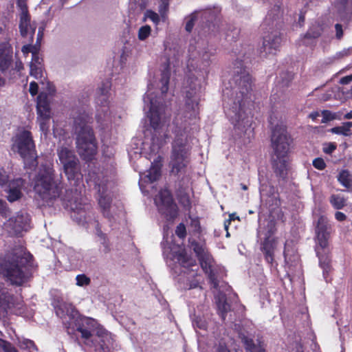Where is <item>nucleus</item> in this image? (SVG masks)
Wrapping results in <instances>:
<instances>
[{"instance_id": "obj_4", "label": "nucleus", "mask_w": 352, "mask_h": 352, "mask_svg": "<svg viewBox=\"0 0 352 352\" xmlns=\"http://www.w3.org/2000/svg\"><path fill=\"white\" fill-rule=\"evenodd\" d=\"M32 255L19 248L12 253L0 258V274L12 285H21L29 277L28 267Z\"/></svg>"}, {"instance_id": "obj_30", "label": "nucleus", "mask_w": 352, "mask_h": 352, "mask_svg": "<svg viewBox=\"0 0 352 352\" xmlns=\"http://www.w3.org/2000/svg\"><path fill=\"white\" fill-rule=\"evenodd\" d=\"M273 168L276 175L285 178L289 170L288 157H273Z\"/></svg>"}, {"instance_id": "obj_58", "label": "nucleus", "mask_w": 352, "mask_h": 352, "mask_svg": "<svg viewBox=\"0 0 352 352\" xmlns=\"http://www.w3.org/2000/svg\"><path fill=\"white\" fill-rule=\"evenodd\" d=\"M351 81V79H350V77L349 76H344L343 78H342L340 79V82L342 84V85H347L349 84Z\"/></svg>"}, {"instance_id": "obj_56", "label": "nucleus", "mask_w": 352, "mask_h": 352, "mask_svg": "<svg viewBox=\"0 0 352 352\" xmlns=\"http://www.w3.org/2000/svg\"><path fill=\"white\" fill-rule=\"evenodd\" d=\"M335 218L338 221H343L346 219V216L341 212H336L335 214Z\"/></svg>"}, {"instance_id": "obj_19", "label": "nucleus", "mask_w": 352, "mask_h": 352, "mask_svg": "<svg viewBox=\"0 0 352 352\" xmlns=\"http://www.w3.org/2000/svg\"><path fill=\"white\" fill-rule=\"evenodd\" d=\"M5 228L12 235L19 236L30 228V218L25 212H19L10 217L6 223Z\"/></svg>"}, {"instance_id": "obj_55", "label": "nucleus", "mask_w": 352, "mask_h": 352, "mask_svg": "<svg viewBox=\"0 0 352 352\" xmlns=\"http://www.w3.org/2000/svg\"><path fill=\"white\" fill-rule=\"evenodd\" d=\"M191 226L195 231H198L200 228L199 221L197 218L191 219Z\"/></svg>"}, {"instance_id": "obj_44", "label": "nucleus", "mask_w": 352, "mask_h": 352, "mask_svg": "<svg viewBox=\"0 0 352 352\" xmlns=\"http://www.w3.org/2000/svg\"><path fill=\"white\" fill-rule=\"evenodd\" d=\"M31 53L32 54V58L30 65L38 67L43 66V58L40 56L39 54L36 51H31Z\"/></svg>"}, {"instance_id": "obj_48", "label": "nucleus", "mask_w": 352, "mask_h": 352, "mask_svg": "<svg viewBox=\"0 0 352 352\" xmlns=\"http://www.w3.org/2000/svg\"><path fill=\"white\" fill-rule=\"evenodd\" d=\"M336 149V144L335 143H326L323 146V152L327 154L332 153Z\"/></svg>"}, {"instance_id": "obj_46", "label": "nucleus", "mask_w": 352, "mask_h": 352, "mask_svg": "<svg viewBox=\"0 0 352 352\" xmlns=\"http://www.w3.org/2000/svg\"><path fill=\"white\" fill-rule=\"evenodd\" d=\"M40 87V89H41V85L40 84V80H38V82L32 81L30 84V93L32 96H35L38 93V88ZM42 92V89H41L40 94Z\"/></svg>"}, {"instance_id": "obj_43", "label": "nucleus", "mask_w": 352, "mask_h": 352, "mask_svg": "<svg viewBox=\"0 0 352 352\" xmlns=\"http://www.w3.org/2000/svg\"><path fill=\"white\" fill-rule=\"evenodd\" d=\"M168 8V3L167 0H162V2L159 8V12L161 14V18L163 21H165L167 17V11Z\"/></svg>"}, {"instance_id": "obj_12", "label": "nucleus", "mask_w": 352, "mask_h": 352, "mask_svg": "<svg viewBox=\"0 0 352 352\" xmlns=\"http://www.w3.org/2000/svg\"><path fill=\"white\" fill-rule=\"evenodd\" d=\"M276 232L275 222L272 220H265L263 225L258 228V237L263 240L261 243V250L265 255V258L269 263L274 261V251L277 241L273 236Z\"/></svg>"}, {"instance_id": "obj_45", "label": "nucleus", "mask_w": 352, "mask_h": 352, "mask_svg": "<svg viewBox=\"0 0 352 352\" xmlns=\"http://www.w3.org/2000/svg\"><path fill=\"white\" fill-rule=\"evenodd\" d=\"M194 327H196L200 329H205L207 327V323L206 320L201 317L195 316L192 320Z\"/></svg>"}, {"instance_id": "obj_52", "label": "nucleus", "mask_w": 352, "mask_h": 352, "mask_svg": "<svg viewBox=\"0 0 352 352\" xmlns=\"http://www.w3.org/2000/svg\"><path fill=\"white\" fill-rule=\"evenodd\" d=\"M335 30H336V38L338 40H340L343 37V34H344V30H343L342 25L339 23H336L335 25Z\"/></svg>"}, {"instance_id": "obj_57", "label": "nucleus", "mask_w": 352, "mask_h": 352, "mask_svg": "<svg viewBox=\"0 0 352 352\" xmlns=\"http://www.w3.org/2000/svg\"><path fill=\"white\" fill-rule=\"evenodd\" d=\"M31 51H36V48L32 45H25L22 48V52L24 54L31 52Z\"/></svg>"}, {"instance_id": "obj_21", "label": "nucleus", "mask_w": 352, "mask_h": 352, "mask_svg": "<svg viewBox=\"0 0 352 352\" xmlns=\"http://www.w3.org/2000/svg\"><path fill=\"white\" fill-rule=\"evenodd\" d=\"M27 0H17V7L19 9V29L23 36H33L36 27L30 23V16L26 3Z\"/></svg>"}, {"instance_id": "obj_60", "label": "nucleus", "mask_w": 352, "mask_h": 352, "mask_svg": "<svg viewBox=\"0 0 352 352\" xmlns=\"http://www.w3.org/2000/svg\"><path fill=\"white\" fill-rule=\"evenodd\" d=\"M217 352H230V350L225 346L219 345Z\"/></svg>"}, {"instance_id": "obj_20", "label": "nucleus", "mask_w": 352, "mask_h": 352, "mask_svg": "<svg viewBox=\"0 0 352 352\" xmlns=\"http://www.w3.org/2000/svg\"><path fill=\"white\" fill-rule=\"evenodd\" d=\"M199 86L195 84L186 89L185 93L184 118L190 120H195L199 114Z\"/></svg>"}, {"instance_id": "obj_39", "label": "nucleus", "mask_w": 352, "mask_h": 352, "mask_svg": "<svg viewBox=\"0 0 352 352\" xmlns=\"http://www.w3.org/2000/svg\"><path fill=\"white\" fill-rule=\"evenodd\" d=\"M322 32V28L318 23H316L312 25V26L309 29L307 34H305V38H316L319 37Z\"/></svg>"}, {"instance_id": "obj_5", "label": "nucleus", "mask_w": 352, "mask_h": 352, "mask_svg": "<svg viewBox=\"0 0 352 352\" xmlns=\"http://www.w3.org/2000/svg\"><path fill=\"white\" fill-rule=\"evenodd\" d=\"M68 206L74 221L81 226H92L96 228V234L100 244V249L105 254L109 253L111 251V244L106 234L99 228L91 204L86 199L81 197L76 190V197L68 200Z\"/></svg>"}, {"instance_id": "obj_40", "label": "nucleus", "mask_w": 352, "mask_h": 352, "mask_svg": "<svg viewBox=\"0 0 352 352\" xmlns=\"http://www.w3.org/2000/svg\"><path fill=\"white\" fill-rule=\"evenodd\" d=\"M151 33V28L148 25L140 27L138 32V38L140 41L146 40Z\"/></svg>"}, {"instance_id": "obj_10", "label": "nucleus", "mask_w": 352, "mask_h": 352, "mask_svg": "<svg viewBox=\"0 0 352 352\" xmlns=\"http://www.w3.org/2000/svg\"><path fill=\"white\" fill-rule=\"evenodd\" d=\"M12 151L23 160L25 167L32 168L37 166L35 146L31 133L22 131L12 138Z\"/></svg>"}, {"instance_id": "obj_53", "label": "nucleus", "mask_w": 352, "mask_h": 352, "mask_svg": "<svg viewBox=\"0 0 352 352\" xmlns=\"http://www.w3.org/2000/svg\"><path fill=\"white\" fill-rule=\"evenodd\" d=\"M8 181V175L3 169H0V186L6 184Z\"/></svg>"}, {"instance_id": "obj_28", "label": "nucleus", "mask_w": 352, "mask_h": 352, "mask_svg": "<svg viewBox=\"0 0 352 352\" xmlns=\"http://www.w3.org/2000/svg\"><path fill=\"white\" fill-rule=\"evenodd\" d=\"M335 8L341 21H347L352 14V0H336Z\"/></svg>"}, {"instance_id": "obj_22", "label": "nucleus", "mask_w": 352, "mask_h": 352, "mask_svg": "<svg viewBox=\"0 0 352 352\" xmlns=\"http://www.w3.org/2000/svg\"><path fill=\"white\" fill-rule=\"evenodd\" d=\"M0 307L7 313L10 312L27 316L23 311L22 304L19 302H16L14 297L6 289H0Z\"/></svg>"}, {"instance_id": "obj_49", "label": "nucleus", "mask_w": 352, "mask_h": 352, "mask_svg": "<svg viewBox=\"0 0 352 352\" xmlns=\"http://www.w3.org/2000/svg\"><path fill=\"white\" fill-rule=\"evenodd\" d=\"M176 234L179 238H184L186 236V227L183 223H179L175 230Z\"/></svg>"}, {"instance_id": "obj_18", "label": "nucleus", "mask_w": 352, "mask_h": 352, "mask_svg": "<svg viewBox=\"0 0 352 352\" xmlns=\"http://www.w3.org/2000/svg\"><path fill=\"white\" fill-rule=\"evenodd\" d=\"M155 203L168 221H173L177 216V206L168 190H162L155 198Z\"/></svg>"}, {"instance_id": "obj_51", "label": "nucleus", "mask_w": 352, "mask_h": 352, "mask_svg": "<svg viewBox=\"0 0 352 352\" xmlns=\"http://www.w3.org/2000/svg\"><path fill=\"white\" fill-rule=\"evenodd\" d=\"M10 214L8 208L7 207L6 203L0 199V214L6 217Z\"/></svg>"}, {"instance_id": "obj_26", "label": "nucleus", "mask_w": 352, "mask_h": 352, "mask_svg": "<svg viewBox=\"0 0 352 352\" xmlns=\"http://www.w3.org/2000/svg\"><path fill=\"white\" fill-rule=\"evenodd\" d=\"M30 67V76H33L37 80H40L42 91H45L47 96H52L55 92L54 86L44 77L43 66Z\"/></svg>"}, {"instance_id": "obj_50", "label": "nucleus", "mask_w": 352, "mask_h": 352, "mask_svg": "<svg viewBox=\"0 0 352 352\" xmlns=\"http://www.w3.org/2000/svg\"><path fill=\"white\" fill-rule=\"evenodd\" d=\"M322 116H323V119L322 120V123H324V122H326L327 121H329V120H333V119L336 118L334 114L332 113L331 111H327V110L323 111L322 112Z\"/></svg>"}, {"instance_id": "obj_6", "label": "nucleus", "mask_w": 352, "mask_h": 352, "mask_svg": "<svg viewBox=\"0 0 352 352\" xmlns=\"http://www.w3.org/2000/svg\"><path fill=\"white\" fill-rule=\"evenodd\" d=\"M192 140L190 129L186 124H182L175 130L170 160V166L173 173L182 172L189 164Z\"/></svg>"}, {"instance_id": "obj_31", "label": "nucleus", "mask_w": 352, "mask_h": 352, "mask_svg": "<svg viewBox=\"0 0 352 352\" xmlns=\"http://www.w3.org/2000/svg\"><path fill=\"white\" fill-rule=\"evenodd\" d=\"M240 338L248 352H265L264 346L258 339L254 340L243 334H241Z\"/></svg>"}, {"instance_id": "obj_17", "label": "nucleus", "mask_w": 352, "mask_h": 352, "mask_svg": "<svg viewBox=\"0 0 352 352\" xmlns=\"http://www.w3.org/2000/svg\"><path fill=\"white\" fill-rule=\"evenodd\" d=\"M50 96H47L45 91H42L37 98V122L39 125L40 130L44 134H47L49 131L50 120L52 118Z\"/></svg>"}, {"instance_id": "obj_16", "label": "nucleus", "mask_w": 352, "mask_h": 352, "mask_svg": "<svg viewBox=\"0 0 352 352\" xmlns=\"http://www.w3.org/2000/svg\"><path fill=\"white\" fill-rule=\"evenodd\" d=\"M271 141L274 157H288L291 139L283 125L277 124L272 129Z\"/></svg>"}, {"instance_id": "obj_24", "label": "nucleus", "mask_w": 352, "mask_h": 352, "mask_svg": "<svg viewBox=\"0 0 352 352\" xmlns=\"http://www.w3.org/2000/svg\"><path fill=\"white\" fill-rule=\"evenodd\" d=\"M56 315L63 320L67 328L72 325L73 321L78 317V312L73 305L67 302L60 303L56 309Z\"/></svg>"}, {"instance_id": "obj_47", "label": "nucleus", "mask_w": 352, "mask_h": 352, "mask_svg": "<svg viewBox=\"0 0 352 352\" xmlns=\"http://www.w3.org/2000/svg\"><path fill=\"white\" fill-rule=\"evenodd\" d=\"M313 166L316 168L321 170H323L326 167V164L323 159L318 157V158H316L313 161Z\"/></svg>"}, {"instance_id": "obj_2", "label": "nucleus", "mask_w": 352, "mask_h": 352, "mask_svg": "<svg viewBox=\"0 0 352 352\" xmlns=\"http://www.w3.org/2000/svg\"><path fill=\"white\" fill-rule=\"evenodd\" d=\"M236 73L233 78L234 86L232 90L223 91L224 100L228 98L227 102L229 105L226 113L234 129L239 133H245L248 131H251L252 116L248 112L246 104L252 90V80L245 69H241L240 72L237 71Z\"/></svg>"}, {"instance_id": "obj_36", "label": "nucleus", "mask_w": 352, "mask_h": 352, "mask_svg": "<svg viewBox=\"0 0 352 352\" xmlns=\"http://www.w3.org/2000/svg\"><path fill=\"white\" fill-rule=\"evenodd\" d=\"M18 345L21 350H25L28 352H33L37 351V348L34 342L29 339H19Z\"/></svg>"}, {"instance_id": "obj_62", "label": "nucleus", "mask_w": 352, "mask_h": 352, "mask_svg": "<svg viewBox=\"0 0 352 352\" xmlns=\"http://www.w3.org/2000/svg\"><path fill=\"white\" fill-rule=\"evenodd\" d=\"M344 118L345 119H351L352 118V111H351L350 112L347 113L346 114L344 115Z\"/></svg>"}, {"instance_id": "obj_25", "label": "nucleus", "mask_w": 352, "mask_h": 352, "mask_svg": "<svg viewBox=\"0 0 352 352\" xmlns=\"http://www.w3.org/2000/svg\"><path fill=\"white\" fill-rule=\"evenodd\" d=\"M281 43L280 34L273 31L263 37V49L266 54H276L279 50Z\"/></svg>"}, {"instance_id": "obj_32", "label": "nucleus", "mask_w": 352, "mask_h": 352, "mask_svg": "<svg viewBox=\"0 0 352 352\" xmlns=\"http://www.w3.org/2000/svg\"><path fill=\"white\" fill-rule=\"evenodd\" d=\"M215 300L219 314L225 320L227 313L230 311V305L226 302L225 295L221 292L215 296Z\"/></svg>"}, {"instance_id": "obj_38", "label": "nucleus", "mask_w": 352, "mask_h": 352, "mask_svg": "<svg viewBox=\"0 0 352 352\" xmlns=\"http://www.w3.org/2000/svg\"><path fill=\"white\" fill-rule=\"evenodd\" d=\"M338 179L340 184L346 188H349L351 186V175L346 170H343L340 173Z\"/></svg>"}, {"instance_id": "obj_27", "label": "nucleus", "mask_w": 352, "mask_h": 352, "mask_svg": "<svg viewBox=\"0 0 352 352\" xmlns=\"http://www.w3.org/2000/svg\"><path fill=\"white\" fill-rule=\"evenodd\" d=\"M12 48L8 43L0 44V71L7 70L12 62Z\"/></svg>"}, {"instance_id": "obj_23", "label": "nucleus", "mask_w": 352, "mask_h": 352, "mask_svg": "<svg viewBox=\"0 0 352 352\" xmlns=\"http://www.w3.org/2000/svg\"><path fill=\"white\" fill-rule=\"evenodd\" d=\"M331 230V227L328 223L327 218L320 216L317 222L316 234L318 245L323 249L328 245Z\"/></svg>"}, {"instance_id": "obj_61", "label": "nucleus", "mask_w": 352, "mask_h": 352, "mask_svg": "<svg viewBox=\"0 0 352 352\" xmlns=\"http://www.w3.org/2000/svg\"><path fill=\"white\" fill-rule=\"evenodd\" d=\"M15 67H16V69H17L18 71H20L21 69H23V63H21V61H16Z\"/></svg>"}, {"instance_id": "obj_63", "label": "nucleus", "mask_w": 352, "mask_h": 352, "mask_svg": "<svg viewBox=\"0 0 352 352\" xmlns=\"http://www.w3.org/2000/svg\"><path fill=\"white\" fill-rule=\"evenodd\" d=\"M320 264H321V265L322 266V267L324 268V270H327L329 269V265H328V263H327V264H326V263H322L321 262V260H320Z\"/></svg>"}, {"instance_id": "obj_1", "label": "nucleus", "mask_w": 352, "mask_h": 352, "mask_svg": "<svg viewBox=\"0 0 352 352\" xmlns=\"http://www.w3.org/2000/svg\"><path fill=\"white\" fill-rule=\"evenodd\" d=\"M170 69L166 68L162 72L157 80L148 84V91L144 97V109H148L147 116L153 132L151 138H146L142 143L140 153L146 159H153V162H151V168L146 173H140L139 185L143 192L146 191V184H151L160 177L162 158L158 153L169 138L167 129L169 114L166 113L161 99L157 98L155 91L160 89L162 94H166L168 89Z\"/></svg>"}, {"instance_id": "obj_11", "label": "nucleus", "mask_w": 352, "mask_h": 352, "mask_svg": "<svg viewBox=\"0 0 352 352\" xmlns=\"http://www.w3.org/2000/svg\"><path fill=\"white\" fill-rule=\"evenodd\" d=\"M192 246L199 258L203 270L208 276L213 288L218 289L219 279L222 278L225 275L224 269L215 264L211 255L204 245L192 243Z\"/></svg>"}, {"instance_id": "obj_9", "label": "nucleus", "mask_w": 352, "mask_h": 352, "mask_svg": "<svg viewBox=\"0 0 352 352\" xmlns=\"http://www.w3.org/2000/svg\"><path fill=\"white\" fill-rule=\"evenodd\" d=\"M54 169L50 166H41L34 179V190L47 204L60 197L63 186L54 179Z\"/></svg>"}, {"instance_id": "obj_35", "label": "nucleus", "mask_w": 352, "mask_h": 352, "mask_svg": "<svg viewBox=\"0 0 352 352\" xmlns=\"http://www.w3.org/2000/svg\"><path fill=\"white\" fill-rule=\"evenodd\" d=\"M329 202L336 210L342 209L346 206V199L340 195H331L329 197Z\"/></svg>"}, {"instance_id": "obj_54", "label": "nucleus", "mask_w": 352, "mask_h": 352, "mask_svg": "<svg viewBox=\"0 0 352 352\" xmlns=\"http://www.w3.org/2000/svg\"><path fill=\"white\" fill-rule=\"evenodd\" d=\"M195 16H192L190 19L186 22V30L188 32H191L195 24Z\"/></svg>"}, {"instance_id": "obj_59", "label": "nucleus", "mask_w": 352, "mask_h": 352, "mask_svg": "<svg viewBox=\"0 0 352 352\" xmlns=\"http://www.w3.org/2000/svg\"><path fill=\"white\" fill-rule=\"evenodd\" d=\"M320 116V113L317 111L312 112L309 114V117L313 120H316L318 117Z\"/></svg>"}, {"instance_id": "obj_34", "label": "nucleus", "mask_w": 352, "mask_h": 352, "mask_svg": "<svg viewBox=\"0 0 352 352\" xmlns=\"http://www.w3.org/2000/svg\"><path fill=\"white\" fill-rule=\"evenodd\" d=\"M352 127V122H344L341 126L333 127L331 129V132L335 134L349 136L351 135V128Z\"/></svg>"}, {"instance_id": "obj_15", "label": "nucleus", "mask_w": 352, "mask_h": 352, "mask_svg": "<svg viewBox=\"0 0 352 352\" xmlns=\"http://www.w3.org/2000/svg\"><path fill=\"white\" fill-rule=\"evenodd\" d=\"M94 182L98 189V205L103 215L109 218L110 217V208L112 201L111 188L113 186V182L104 177L101 178L100 175L96 176Z\"/></svg>"}, {"instance_id": "obj_13", "label": "nucleus", "mask_w": 352, "mask_h": 352, "mask_svg": "<svg viewBox=\"0 0 352 352\" xmlns=\"http://www.w3.org/2000/svg\"><path fill=\"white\" fill-rule=\"evenodd\" d=\"M109 84L106 82L98 89L97 104L99 108L97 110L96 120L102 127H108L113 123H116L120 117L116 118L113 115L109 104Z\"/></svg>"}, {"instance_id": "obj_42", "label": "nucleus", "mask_w": 352, "mask_h": 352, "mask_svg": "<svg viewBox=\"0 0 352 352\" xmlns=\"http://www.w3.org/2000/svg\"><path fill=\"white\" fill-rule=\"evenodd\" d=\"M76 285L79 287L87 286L91 283V279L85 274H78L76 277Z\"/></svg>"}, {"instance_id": "obj_29", "label": "nucleus", "mask_w": 352, "mask_h": 352, "mask_svg": "<svg viewBox=\"0 0 352 352\" xmlns=\"http://www.w3.org/2000/svg\"><path fill=\"white\" fill-rule=\"evenodd\" d=\"M25 182L21 178L14 179L9 184L7 198L10 202L17 201L21 197V190Z\"/></svg>"}, {"instance_id": "obj_64", "label": "nucleus", "mask_w": 352, "mask_h": 352, "mask_svg": "<svg viewBox=\"0 0 352 352\" xmlns=\"http://www.w3.org/2000/svg\"><path fill=\"white\" fill-rule=\"evenodd\" d=\"M5 84V80L3 78H2L1 77H0V89Z\"/></svg>"}, {"instance_id": "obj_7", "label": "nucleus", "mask_w": 352, "mask_h": 352, "mask_svg": "<svg viewBox=\"0 0 352 352\" xmlns=\"http://www.w3.org/2000/svg\"><path fill=\"white\" fill-rule=\"evenodd\" d=\"M164 241L162 242L164 255L166 258H170L173 261H176L178 265L182 268L180 278L179 281L183 283V287L186 289H190L196 287H201L199 285L201 276L196 272L197 265L194 259L187 256L184 250L179 249L177 251L169 246L166 245L165 243H168V239H166V235H164Z\"/></svg>"}, {"instance_id": "obj_8", "label": "nucleus", "mask_w": 352, "mask_h": 352, "mask_svg": "<svg viewBox=\"0 0 352 352\" xmlns=\"http://www.w3.org/2000/svg\"><path fill=\"white\" fill-rule=\"evenodd\" d=\"M77 330L85 340V344L89 346H99L103 352L113 345V339L111 334L101 327L96 320L90 318L81 319V324Z\"/></svg>"}, {"instance_id": "obj_3", "label": "nucleus", "mask_w": 352, "mask_h": 352, "mask_svg": "<svg viewBox=\"0 0 352 352\" xmlns=\"http://www.w3.org/2000/svg\"><path fill=\"white\" fill-rule=\"evenodd\" d=\"M74 129L76 135V148L78 154L86 160H91L97 153V143L91 123V113L85 109L74 112Z\"/></svg>"}, {"instance_id": "obj_37", "label": "nucleus", "mask_w": 352, "mask_h": 352, "mask_svg": "<svg viewBox=\"0 0 352 352\" xmlns=\"http://www.w3.org/2000/svg\"><path fill=\"white\" fill-rule=\"evenodd\" d=\"M281 15L280 13V9L278 6H275L272 10H270L267 15L266 16L265 23H268L269 25L270 23H272V26L273 27L276 23H274L275 21H276L277 19L280 17Z\"/></svg>"}, {"instance_id": "obj_41", "label": "nucleus", "mask_w": 352, "mask_h": 352, "mask_svg": "<svg viewBox=\"0 0 352 352\" xmlns=\"http://www.w3.org/2000/svg\"><path fill=\"white\" fill-rule=\"evenodd\" d=\"M144 16L146 19L151 20L155 25H157L162 20L161 14L159 15L157 13L151 10H146Z\"/></svg>"}, {"instance_id": "obj_33", "label": "nucleus", "mask_w": 352, "mask_h": 352, "mask_svg": "<svg viewBox=\"0 0 352 352\" xmlns=\"http://www.w3.org/2000/svg\"><path fill=\"white\" fill-rule=\"evenodd\" d=\"M285 260L287 265H296L299 261V256L296 252L289 248V243L287 242L284 250Z\"/></svg>"}, {"instance_id": "obj_14", "label": "nucleus", "mask_w": 352, "mask_h": 352, "mask_svg": "<svg viewBox=\"0 0 352 352\" xmlns=\"http://www.w3.org/2000/svg\"><path fill=\"white\" fill-rule=\"evenodd\" d=\"M57 153L68 180H74V184L78 186L81 175L78 173V160L74 152L67 146H60L58 148Z\"/></svg>"}]
</instances>
